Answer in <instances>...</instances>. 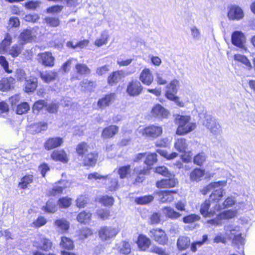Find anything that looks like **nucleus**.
<instances>
[{"label": "nucleus", "instance_id": "9d476101", "mask_svg": "<svg viewBox=\"0 0 255 255\" xmlns=\"http://www.w3.org/2000/svg\"><path fill=\"white\" fill-rule=\"evenodd\" d=\"M142 89L140 82L137 80L132 81L128 85L127 92L130 96H136L141 93Z\"/></svg>", "mask_w": 255, "mask_h": 255}, {"label": "nucleus", "instance_id": "49530a36", "mask_svg": "<svg viewBox=\"0 0 255 255\" xmlns=\"http://www.w3.org/2000/svg\"><path fill=\"white\" fill-rule=\"evenodd\" d=\"M208 240V236L205 235L203 236L202 241H196L193 242L190 246V249L192 252H196L197 251V248L203 246L206 242Z\"/></svg>", "mask_w": 255, "mask_h": 255}, {"label": "nucleus", "instance_id": "9b49d317", "mask_svg": "<svg viewBox=\"0 0 255 255\" xmlns=\"http://www.w3.org/2000/svg\"><path fill=\"white\" fill-rule=\"evenodd\" d=\"M217 182H223L224 184L213 189L212 193L210 195V200L216 203H218L225 194V192L224 187L227 184V181H217Z\"/></svg>", "mask_w": 255, "mask_h": 255}, {"label": "nucleus", "instance_id": "f8f14e48", "mask_svg": "<svg viewBox=\"0 0 255 255\" xmlns=\"http://www.w3.org/2000/svg\"><path fill=\"white\" fill-rule=\"evenodd\" d=\"M151 114L153 117L163 119L168 117L169 112L161 105L156 104L152 108Z\"/></svg>", "mask_w": 255, "mask_h": 255}, {"label": "nucleus", "instance_id": "6ab92c4d", "mask_svg": "<svg viewBox=\"0 0 255 255\" xmlns=\"http://www.w3.org/2000/svg\"><path fill=\"white\" fill-rule=\"evenodd\" d=\"M63 142V139L59 137L49 138L44 143V147L47 150L52 149L60 146Z\"/></svg>", "mask_w": 255, "mask_h": 255}, {"label": "nucleus", "instance_id": "bb28decb", "mask_svg": "<svg viewBox=\"0 0 255 255\" xmlns=\"http://www.w3.org/2000/svg\"><path fill=\"white\" fill-rule=\"evenodd\" d=\"M40 77L44 82L48 83L56 79L57 77V73L53 71L41 72Z\"/></svg>", "mask_w": 255, "mask_h": 255}, {"label": "nucleus", "instance_id": "8fccbe9b", "mask_svg": "<svg viewBox=\"0 0 255 255\" xmlns=\"http://www.w3.org/2000/svg\"><path fill=\"white\" fill-rule=\"evenodd\" d=\"M237 211L232 210L225 211L218 215V218L223 219H230L236 216Z\"/></svg>", "mask_w": 255, "mask_h": 255}, {"label": "nucleus", "instance_id": "3c124183", "mask_svg": "<svg viewBox=\"0 0 255 255\" xmlns=\"http://www.w3.org/2000/svg\"><path fill=\"white\" fill-rule=\"evenodd\" d=\"M60 246L65 249L71 250L73 249L74 245L71 239L65 237H62L61 238Z\"/></svg>", "mask_w": 255, "mask_h": 255}, {"label": "nucleus", "instance_id": "680f3d73", "mask_svg": "<svg viewBox=\"0 0 255 255\" xmlns=\"http://www.w3.org/2000/svg\"><path fill=\"white\" fill-rule=\"evenodd\" d=\"M153 198L152 195L144 196L136 198L135 202L138 204H146L151 202Z\"/></svg>", "mask_w": 255, "mask_h": 255}, {"label": "nucleus", "instance_id": "6e6552de", "mask_svg": "<svg viewBox=\"0 0 255 255\" xmlns=\"http://www.w3.org/2000/svg\"><path fill=\"white\" fill-rule=\"evenodd\" d=\"M149 236L156 242L161 245H166L168 241L166 234L161 229H155L150 230Z\"/></svg>", "mask_w": 255, "mask_h": 255}, {"label": "nucleus", "instance_id": "4be33fe9", "mask_svg": "<svg viewBox=\"0 0 255 255\" xmlns=\"http://www.w3.org/2000/svg\"><path fill=\"white\" fill-rule=\"evenodd\" d=\"M119 131V127L115 125H111L105 128L102 133L104 138H109L113 137Z\"/></svg>", "mask_w": 255, "mask_h": 255}, {"label": "nucleus", "instance_id": "13d9d810", "mask_svg": "<svg viewBox=\"0 0 255 255\" xmlns=\"http://www.w3.org/2000/svg\"><path fill=\"white\" fill-rule=\"evenodd\" d=\"M46 223L47 220L45 218L40 216L31 224V226L38 228L45 225Z\"/></svg>", "mask_w": 255, "mask_h": 255}, {"label": "nucleus", "instance_id": "052dcab7", "mask_svg": "<svg viewBox=\"0 0 255 255\" xmlns=\"http://www.w3.org/2000/svg\"><path fill=\"white\" fill-rule=\"evenodd\" d=\"M29 110V106L27 103L24 102L17 106L16 113L18 115H22L26 113Z\"/></svg>", "mask_w": 255, "mask_h": 255}, {"label": "nucleus", "instance_id": "aec40b11", "mask_svg": "<svg viewBox=\"0 0 255 255\" xmlns=\"http://www.w3.org/2000/svg\"><path fill=\"white\" fill-rule=\"evenodd\" d=\"M176 193V192L172 191H160L158 195L160 197V201L162 203H170L174 200L173 194Z\"/></svg>", "mask_w": 255, "mask_h": 255}, {"label": "nucleus", "instance_id": "6e6d98bb", "mask_svg": "<svg viewBox=\"0 0 255 255\" xmlns=\"http://www.w3.org/2000/svg\"><path fill=\"white\" fill-rule=\"evenodd\" d=\"M109 180L110 184L108 186V189L110 191H115L118 189L119 187L118 178L111 176Z\"/></svg>", "mask_w": 255, "mask_h": 255}, {"label": "nucleus", "instance_id": "0e129e2a", "mask_svg": "<svg viewBox=\"0 0 255 255\" xmlns=\"http://www.w3.org/2000/svg\"><path fill=\"white\" fill-rule=\"evenodd\" d=\"M156 156V154L155 153L148 154L146 157L144 163L148 166L153 165L157 161Z\"/></svg>", "mask_w": 255, "mask_h": 255}, {"label": "nucleus", "instance_id": "79ce46f5", "mask_svg": "<svg viewBox=\"0 0 255 255\" xmlns=\"http://www.w3.org/2000/svg\"><path fill=\"white\" fill-rule=\"evenodd\" d=\"M75 70L77 73L80 75H88L91 72L90 69L86 65L81 63L76 64Z\"/></svg>", "mask_w": 255, "mask_h": 255}, {"label": "nucleus", "instance_id": "2f4dec72", "mask_svg": "<svg viewBox=\"0 0 255 255\" xmlns=\"http://www.w3.org/2000/svg\"><path fill=\"white\" fill-rule=\"evenodd\" d=\"M41 244H38V243H35L34 245L37 248L43 250L44 251H48L51 248L52 243L48 239L45 238L43 236H41L40 238Z\"/></svg>", "mask_w": 255, "mask_h": 255}, {"label": "nucleus", "instance_id": "4468645a", "mask_svg": "<svg viewBox=\"0 0 255 255\" xmlns=\"http://www.w3.org/2000/svg\"><path fill=\"white\" fill-rule=\"evenodd\" d=\"M39 62L45 66L52 67L54 64V57L51 53L45 52L38 55Z\"/></svg>", "mask_w": 255, "mask_h": 255}, {"label": "nucleus", "instance_id": "de8ad7c7", "mask_svg": "<svg viewBox=\"0 0 255 255\" xmlns=\"http://www.w3.org/2000/svg\"><path fill=\"white\" fill-rule=\"evenodd\" d=\"M91 217V214L90 212L83 211L78 215L77 220L81 223H86L90 220Z\"/></svg>", "mask_w": 255, "mask_h": 255}, {"label": "nucleus", "instance_id": "393cba45", "mask_svg": "<svg viewBox=\"0 0 255 255\" xmlns=\"http://www.w3.org/2000/svg\"><path fill=\"white\" fill-rule=\"evenodd\" d=\"M15 80L10 77L3 78L0 81V91L5 92L9 90L12 87Z\"/></svg>", "mask_w": 255, "mask_h": 255}, {"label": "nucleus", "instance_id": "0eeeda50", "mask_svg": "<svg viewBox=\"0 0 255 255\" xmlns=\"http://www.w3.org/2000/svg\"><path fill=\"white\" fill-rule=\"evenodd\" d=\"M210 207V200H206L201 205L200 211L201 214L205 217H213L216 213V211H219L221 210V206L219 204H216L214 210H209Z\"/></svg>", "mask_w": 255, "mask_h": 255}, {"label": "nucleus", "instance_id": "37998d69", "mask_svg": "<svg viewBox=\"0 0 255 255\" xmlns=\"http://www.w3.org/2000/svg\"><path fill=\"white\" fill-rule=\"evenodd\" d=\"M174 147L179 152H184L187 147V143L185 138L178 139L174 143Z\"/></svg>", "mask_w": 255, "mask_h": 255}, {"label": "nucleus", "instance_id": "7ed1b4c3", "mask_svg": "<svg viewBox=\"0 0 255 255\" xmlns=\"http://www.w3.org/2000/svg\"><path fill=\"white\" fill-rule=\"evenodd\" d=\"M139 132L146 137L156 138L162 134V128L158 125H151L140 129Z\"/></svg>", "mask_w": 255, "mask_h": 255}, {"label": "nucleus", "instance_id": "a18cd8bd", "mask_svg": "<svg viewBox=\"0 0 255 255\" xmlns=\"http://www.w3.org/2000/svg\"><path fill=\"white\" fill-rule=\"evenodd\" d=\"M224 184V183H223V182H217L210 183L208 185L204 187L202 189L201 192L202 194H203L204 195H206L210 191L213 190V189H215V188L219 187V186H220L221 185H223Z\"/></svg>", "mask_w": 255, "mask_h": 255}, {"label": "nucleus", "instance_id": "7c9ffc66", "mask_svg": "<svg viewBox=\"0 0 255 255\" xmlns=\"http://www.w3.org/2000/svg\"><path fill=\"white\" fill-rule=\"evenodd\" d=\"M47 128V124L46 123H39L30 126L29 131L32 134L38 133L42 131L46 130Z\"/></svg>", "mask_w": 255, "mask_h": 255}, {"label": "nucleus", "instance_id": "bf43d9fd", "mask_svg": "<svg viewBox=\"0 0 255 255\" xmlns=\"http://www.w3.org/2000/svg\"><path fill=\"white\" fill-rule=\"evenodd\" d=\"M71 204V199L68 197H63L59 199L58 205L60 208H68Z\"/></svg>", "mask_w": 255, "mask_h": 255}, {"label": "nucleus", "instance_id": "c03bdc74", "mask_svg": "<svg viewBox=\"0 0 255 255\" xmlns=\"http://www.w3.org/2000/svg\"><path fill=\"white\" fill-rule=\"evenodd\" d=\"M109 35L107 31H104L101 35L100 37L97 39L94 44L98 47H101L104 45H106L108 42Z\"/></svg>", "mask_w": 255, "mask_h": 255}, {"label": "nucleus", "instance_id": "39448f33", "mask_svg": "<svg viewBox=\"0 0 255 255\" xmlns=\"http://www.w3.org/2000/svg\"><path fill=\"white\" fill-rule=\"evenodd\" d=\"M227 16L231 20H240L244 17L243 9L238 5L234 4L228 6Z\"/></svg>", "mask_w": 255, "mask_h": 255}, {"label": "nucleus", "instance_id": "473e14b6", "mask_svg": "<svg viewBox=\"0 0 255 255\" xmlns=\"http://www.w3.org/2000/svg\"><path fill=\"white\" fill-rule=\"evenodd\" d=\"M11 43V36L10 34H6L4 39L0 43V53L3 54L7 52Z\"/></svg>", "mask_w": 255, "mask_h": 255}, {"label": "nucleus", "instance_id": "b1692460", "mask_svg": "<svg viewBox=\"0 0 255 255\" xmlns=\"http://www.w3.org/2000/svg\"><path fill=\"white\" fill-rule=\"evenodd\" d=\"M191 244L190 239L188 237L181 236L177 241V247L178 249L180 251H184L187 249Z\"/></svg>", "mask_w": 255, "mask_h": 255}, {"label": "nucleus", "instance_id": "a19ab883", "mask_svg": "<svg viewBox=\"0 0 255 255\" xmlns=\"http://www.w3.org/2000/svg\"><path fill=\"white\" fill-rule=\"evenodd\" d=\"M33 180V176L32 175H26L21 179L18 184V187L20 189H26L28 185L31 183Z\"/></svg>", "mask_w": 255, "mask_h": 255}, {"label": "nucleus", "instance_id": "a211bd4d", "mask_svg": "<svg viewBox=\"0 0 255 255\" xmlns=\"http://www.w3.org/2000/svg\"><path fill=\"white\" fill-rule=\"evenodd\" d=\"M115 98V94H107L98 101L97 106L99 108H105L110 106L114 101Z\"/></svg>", "mask_w": 255, "mask_h": 255}, {"label": "nucleus", "instance_id": "69168bd1", "mask_svg": "<svg viewBox=\"0 0 255 255\" xmlns=\"http://www.w3.org/2000/svg\"><path fill=\"white\" fill-rule=\"evenodd\" d=\"M63 8V6L61 5H54L50 6L46 9V12L51 14H57L60 13Z\"/></svg>", "mask_w": 255, "mask_h": 255}, {"label": "nucleus", "instance_id": "338daca9", "mask_svg": "<svg viewBox=\"0 0 255 255\" xmlns=\"http://www.w3.org/2000/svg\"><path fill=\"white\" fill-rule=\"evenodd\" d=\"M200 218V216L197 215L191 214L184 217L183 221L185 223L189 224L198 221Z\"/></svg>", "mask_w": 255, "mask_h": 255}, {"label": "nucleus", "instance_id": "a878e982", "mask_svg": "<svg viewBox=\"0 0 255 255\" xmlns=\"http://www.w3.org/2000/svg\"><path fill=\"white\" fill-rule=\"evenodd\" d=\"M51 156L55 161H60L63 163H66L68 161L67 155L63 150L54 151Z\"/></svg>", "mask_w": 255, "mask_h": 255}, {"label": "nucleus", "instance_id": "20e7f679", "mask_svg": "<svg viewBox=\"0 0 255 255\" xmlns=\"http://www.w3.org/2000/svg\"><path fill=\"white\" fill-rule=\"evenodd\" d=\"M203 124L213 135H218L221 134L222 129L220 125L211 116L209 115L206 116L205 120L203 122Z\"/></svg>", "mask_w": 255, "mask_h": 255}, {"label": "nucleus", "instance_id": "58836bf2", "mask_svg": "<svg viewBox=\"0 0 255 255\" xmlns=\"http://www.w3.org/2000/svg\"><path fill=\"white\" fill-rule=\"evenodd\" d=\"M23 45L18 42V44H14L10 49H8L7 52L12 57L15 58L20 54Z\"/></svg>", "mask_w": 255, "mask_h": 255}, {"label": "nucleus", "instance_id": "72a5a7b5", "mask_svg": "<svg viewBox=\"0 0 255 255\" xmlns=\"http://www.w3.org/2000/svg\"><path fill=\"white\" fill-rule=\"evenodd\" d=\"M234 58L235 61L243 63L248 70H251L253 69V66L251 62L246 56L236 54L234 55Z\"/></svg>", "mask_w": 255, "mask_h": 255}, {"label": "nucleus", "instance_id": "864d4df0", "mask_svg": "<svg viewBox=\"0 0 255 255\" xmlns=\"http://www.w3.org/2000/svg\"><path fill=\"white\" fill-rule=\"evenodd\" d=\"M118 172L121 178H125L130 173V166L128 165L121 167L119 168Z\"/></svg>", "mask_w": 255, "mask_h": 255}, {"label": "nucleus", "instance_id": "c756f323", "mask_svg": "<svg viewBox=\"0 0 255 255\" xmlns=\"http://www.w3.org/2000/svg\"><path fill=\"white\" fill-rule=\"evenodd\" d=\"M149 169L148 167H144L142 168L141 167H136L133 170V174L137 175L135 179L137 182H141L144 180L143 175L148 173Z\"/></svg>", "mask_w": 255, "mask_h": 255}, {"label": "nucleus", "instance_id": "4c0bfd02", "mask_svg": "<svg viewBox=\"0 0 255 255\" xmlns=\"http://www.w3.org/2000/svg\"><path fill=\"white\" fill-rule=\"evenodd\" d=\"M190 35L194 41H199L201 38V31L197 26L193 25L189 28Z\"/></svg>", "mask_w": 255, "mask_h": 255}, {"label": "nucleus", "instance_id": "423d86ee", "mask_svg": "<svg viewBox=\"0 0 255 255\" xmlns=\"http://www.w3.org/2000/svg\"><path fill=\"white\" fill-rule=\"evenodd\" d=\"M36 30L34 28L24 29L18 37V42L24 45L35 41L36 39Z\"/></svg>", "mask_w": 255, "mask_h": 255}, {"label": "nucleus", "instance_id": "f03ea898", "mask_svg": "<svg viewBox=\"0 0 255 255\" xmlns=\"http://www.w3.org/2000/svg\"><path fill=\"white\" fill-rule=\"evenodd\" d=\"M120 231L119 227L104 226L100 228L98 235L101 241L106 242L115 238Z\"/></svg>", "mask_w": 255, "mask_h": 255}, {"label": "nucleus", "instance_id": "4d7b16f0", "mask_svg": "<svg viewBox=\"0 0 255 255\" xmlns=\"http://www.w3.org/2000/svg\"><path fill=\"white\" fill-rule=\"evenodd\" d=\"M99 202L105 206H112L114 202V199L112 197L103 196L99 200Z\"/></svg>", "mask_w": 255, "mask_h": 255}, {"label": "nucleus", "instance_id": "e433bc0d", "mask_svg": "<svg viewBox=\"0 0 255 255\" xmlns=\"http://www.w3.org/2000/svg\"><path fill=\"white\" fill-rule=\"evenodd\" d=\"M37 87V80L35 78L30 77L25 82V92L30 93L33 92Z\"/></svg>", "mask_w": 255, "mask_h": 255}, {"label": "nucleus", "instance_id": "c85d7f7f", "mask_svg": "<svg viewBox=\"0 0 255 255\" xmlns=\"http://www.w3.org/2000/svg\"><path fill=\"white\" fill-rule=\"evenodd\" d=\"M162 212L166 217L175 220L179 218L181 214L174 210V209L171 207H165L162 209Z\"/></svg>", "mask_w": 255, "mask_h": 255}, {"label": "nucleus", "instance_id": "1a4fd4ad", "mask_svg": "<svg viewBox=\"0 0 255 255\" xmlns=\"http://www.w3.org/2000/svg\"><path fill=\"white\" fill-rule=\"evenodd\" d=\"M246 40V37L241 31H235L232 35V42L233 44L245 50H247L245 45Z\"/></svg>", "mask_w": 255, "mask_h": 255}, {"label": "nucleus", "instance_id": "5701e85b", "mask_svg": "<svg viewBox=\"0 0 255 255\" xmlns=\"http://www.w3.org/2000/svg\"><path fill=\"white\" fill-rule=\"evenodd\" d=\"M124 77V72L122 71H116L110 74L108 78V83L113 86L118 83L122 77Z\"/></svg>", "mask_w": 255, "mask_h": 255}, {"label": "nucleus", "instance_id": "5fc2aeb1", "mask_svg": "<svg viewBox=\"0 0 255 255\" xmlns=\"http://www.w3.org/2000/svg\"><path fill=\"white\" fill-rule=\"evenodd\" d=\"M206 155L204 152H201L194 156L193 162L197 165H202L206 159Z\"/></svg>", "mask_w": 255, "mask_h": 255}, {"label": "nucleus", "instance_id": "09e8293b", "mask_svg": "<svg viewBox=\"0 0 255 255\" xmlns=\"http://www.w3.org/2000/svg\"><path fill=\"white\" fill-rule=\"evenodd\" d=\"M119 251L121 254L124 255L129 254L131 252L129 243L126 241H122L121 243V246L119 247Z\"/></svg>", "mask_w": 255, "mask_h": 255}, {"label": "nucleus", "instance_id": "ea45409f", "mask_svg": "<svg viewBox=\"0 0 255 255\" xmlns=\"http://www.w3.org/2000/svg\"><path fill=\"white\" fill-rule=\"evenodd\" d=\"M97 154L96 153L91 152L87 154L83 160L84 165L93 166L96 162Z\"/></svg>", "mask_w": 255, "mask_h": 255}, {"label": "nucleus", "instance_id": "2eb2a0df", "mask_svg": "<svg viewBox=\"0 0 255 255\" xmlns=\"http://www.w3.org/2000/svg\"><path fill=\"white\" fill-rule=\"evenodd\" d=\"M179 85V81L174 79L166 86L167 90L165 93V96L168 99H172L174 98V95H175L177 92Z\"/></svg>", "mask_w": 255, "mask_h": 255}, {"label": "nucleus", "instance_id": "dca6fc26", "mask_svg": "<svg viewBox=\"0 0 255 255\" xmlns=\"http://www.w3.org/2000/svg\"><path fill=\"white\" fill-rule=\"evenodd\" d=\"M168 179H163L156 182V186L158 188H168L174 187L178 183V181L172 175Z\"/></svg>", "mask_w": 255, "mask_h": 255}, {"label": "nucleus", "instance_id": "774afa93", "mask_svg": "<svg viewBox=\"0 0 255 255\" xmlns=\"http://www.w3.org/2000/svg\"><path fill=\"white\" fill-rule=\"evenodd\" d=\"M46 23L52 27H56L59 25L60 20L58 18L47 17L45 18Z\"/></svg>", "mask_w": 255, "mask_h": 255}, {"label": "nucleus", "instance_id": "c9c22d12", "mask_svg": "<svg viewBox=\"0 0 255 255\" xmlns=\"http://www.w3.org/2000/svg\"><path fill=\"white\" fill-rule=\"evenodd\" d=\"M54 224L57 227L58 231L61 233L67 232L69 228V222L64 219L56 220Z\"/></svg>", "mask_w": 255, "mask_h": 255}, {"label": "nucleus", "instance_id": "ddd939ff", "mask_svg": "<svg viewBox=\"0 0 255 255\" xmlns=\"http://www.w3.org/2000/svg\"><path fill=\"white\" fill-rule=\"evenodd\" d=\"M139 80L144 85H150L153 81V76L152 72L149 68L143 69L139 77Z\"/></svg>", "mask_w": 255, "mask_h": 255}, {"label": "nucleus", "instance_id": "e2e57ef3", "mask_svg": "<svg viewBox=\"0 0 255 255\" xmlns=\"http://www.w3.org/2000/svg\"><path fill=\"white\" fill-rule=\"evenodd\" d=\"M88 145L85 142H81L77 147L76 151L80 155H83L88 151Z\"/></svg>", "mask_w": 255, "mask_h": 255}, {"label": "nucleus", "instance_id": "f257e3e1", "mask_svg": "<svg viewBox=\"0 0 255 255\" xmlns=\"http://www.w3.org/2000/svg\"><path fill=\"white\" fill-rule=\"evenodd\" d=\"M175 121L178 125L176 134L182 135L186 134L193 130L196 127V123L191 121V118L189 116L176 115Z\"/></svg>", "mask_w": 255, "mask_h": 255}, {"label": "nucleus", "instance_id": "603ef678", "mask_svg": "<svg viewBox=\"0 0 255 255\" xmlns=\"http://www.w3.org/2000/svg\"><path fill=\"white\" fill-rule=\"evenodd\" d=\"M42 209L45 212L49 213H53L57 210L55 203L52 200L47 201L46 205L43 206Z\"/></svg>", "mask_w": 255, "mask_h": 255}, {"label": "nucleus", "instance_id": "412c9836", "mask_svg": "<svg viewBox=\"0 0 255 255\" xmlns=\"http://www.w3.org/2000/svg\"><path fill=\"white\" fill-rule=\"evenodd\" d=\"M136 243L138 248L143 251H146L151 244L150 240L144 235L140 234L138 237Z\"/></svg>", "mask_w": 255, "mask_h": 255}, {"label": "nucleus", "instance_id": "f3484780", "mask_svg": "<svg viewBox=\"0 0 255 255\" xmlns=\"http://www.w3.org/2000/svg\"><path fill=\"white\" fill-rule=\"evenodd\" d=\"M226 235L231 239H233L234 243L237 245H242L244 243V239L241 234L237 233L235 230H231L229 227L225 228Z\"/></svg>", "mask_w": 255, "mask_h": 255}, {"label": "nucleus", "instance_id": "f704fd0d", "mask_svg": "<svg viewBox=\"0 0 255 255\" xmlns=\"http://www.w3.org/2000/svg\"><path fill=\"white\" fill-rule=\"evenodd\" d=\"M205 175V171L204 169L196 168L190 173V178L191 180L195 181H200Z\"/></svg>", "mask_w": 255, "mask_h": 255}, {"label": "nucleus", "instance_id": "cd10ccee", "mask_svg": "<svg viewBox=\"0 0 255 255\" xmlns=\"http://www.w3.org/2000/svg\"><path fill=\"white\" fill-rule=\"evenodd\" d=\"M169 72L159 70L155 73V81L159 85H165L167 83Z\"/></svg>", "mask_w": 255, "mask_h": 255}]
</instances>
